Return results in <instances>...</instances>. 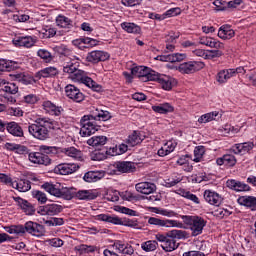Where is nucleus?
<instances>
[{
  "mask_svg": "<svg viewBox=\"0 0 256 256\" xmlns=\"http://www.w3.org/2000/svg\"><path fill=\"white\" fill-rule=\"evenodd\" d=\"M57 122L49 118H37L33 124L28 126V131L32 137L45 141L49 139V129H56Z\"/></svg>",
  "mask_w": 256,
  "mask_h": 256,
  "instance_id": "nucleus-1",
  "label": "nucleus"
},
{
  "mask_svg": "<svg viewBox=\"0 0 256 256\" xmlns=\"http://www.w3.org/2000/svg\"><path fill=\"white\" fill-rule=\"evenodd\" d=\"M175 239H187V232L183 230H172L166 234H156V240L159 241L163 251L171 253L179 248V243Z\"/></svg>",
  "mask_w": 256,
  "mask_h": 256,
  "instance_id": "nucleus-2",
  "label": "nucleus"
},
{
  "mask_svg": "<svg viewBox=\"0 0 256 256\" xmlns=\"http://www.w3.org/2000/svg\"><path fill=\"white\" fill-rule=\"evenodd\" d=\"M42 189H44L46 193L53 195V197L65 199L66 201H71V199L75 197V193H73V188H65V187L61 188L60 184L45 182L42 185Z\"/></svg>",
  "mask_w": 256,
  "mask_h": 256,
  "instance_id": "nucleus-3",
  "label": "nucleus"
},
{
  "mask_svg": "<svg viewBox=\"0 0 256 256\" xmlns=\"http://www.w3.org/2000/svg\"><path fill=\"white\" fill-rule=\"evenodd\" d=\"M70 79L77 83H83L93 91H101V85L97 84L91 77L87 76L85 71L80 70L79 68L74 73L70 74Z\"/></svg>",
  "mask_w": 256,
  "mask_h": 256,
  "instance_id": "nucleus-4",
  "label": "nucleus"
},
{
  "mask_svg": "<svg viewBox=\"0 0 256 256\" xmlns=\"http://www.w3.org/2000/svg\"><path fill=\"white\" fill-rule=\"evenodd\" d=\"M98 221H105V223H112V225H123L124 227H138L139 223L135 219L119 218L108 214L97 215Z\"/></svg>",
  "mask_w": 256,
  "mask_h": 256,
  "instance_id": "nucleus-5",
  "label": "nucleus"
},
{
  "mask_svg": "<svg viewBox=\"0 0 256 256\" xmlns=\"http://www.w3.org/2000/svg\"><path fill=\"white\" fill-rule=\"evenodd\" d=\"M131 75L138 77L143 83H147V81H155L157 72L144 66H136L131 69Z\"/></svg>",
  "mask_w": 256,
  "mask_h": 256,
  "instance_id": "nucleus-6",
  "label": "nucleus"
},
{
  "mask_svg": "<svg viewBox=\"0 0 256 256\" xmlns=\"http://www.w3.org/2000/svg\"><path fill=\"white\" fill-rule=\"evenodd\" d=\"M205 67V63L201 61H189L184 62L179 65L178 71L180 73H184L185 75H191L192 73H197V71H201Z\"/></svg>",
  "mask_w": 256,
  "mask_h": 256,
  "instance_id": "nucleus-7",
  "label": "nucleus"
},
{
  "mask_svg": "<svg viewBox=\"0 0 256 256\" xmlns=\"http://www.w3.org/2000/svg\"><path fill=\"white\" fill-rule=\"evenodd\" d=\"M80 125V134L82 135V137H89L95 134L96 131H99V126L91 122V120H89V117H82L80 120Z\"/></svg>",
  "mask_w": 256,
  "mask_h": 256,
  "instance_id": "nucleus-8",
  "label": "nucleus"
},
{
  "mask_svg": "<svg viewBox=\"0 0 256 256\" xmlns=\"http://www.w3.org/2000/svg\"><path fill=\"white\" fill-rule=\"evenodd\" d=\"M65 94L68 99H72L75 103H81V101L85 100V95L73 84H68L65 87Z\"/></svg>",
  "mask_w": 256,
  "mask_h": 256,
  "instance_id": "nucleus-9",
  "label": "nucleus"
},
{
  "mask_svg": "<svg viewBox=\"0 0 256 256\" xmlns=\"http://www.w3.org/2000/svg\"><path fill=\"white\" fill-rule=\"evenodd\" d=\"M28 159L30 163L34 165H51V158L48 155L41 152L28 153Z\"/></svg>",
  "mask_w": 256,
  "mask_h": 256,
  "instance_id": "nucleus-10",
  "label": "nucleus"
},
{
  "mask_svg": "<svg viewBox=\"0 0 256 256\" xmlns=\"http://www.w3.org/2000/svg\"><path fill=\"white\" fill-rule=\"evenodd\" d=\"M154 81H158L164 91H171L174 85H177V81L171 76L159 74L156 72Z\"/></svg>",
  "mask_w": 256,
  "mask_h": 256,
  "instance_id": "nucleus-11",
  "label": "nucleus"
},
{
  "mask_svg": "<svg viewBox=\"0 0 256 256\" xmlns=\"http://www.w3.org/2000/svg\"><path fill=\"white\" fill-rule=\"evenodd\" d=\"M63 212V206L55 203L46 204L44 206H40L38 213L40 215H49L51 217L55 215H59V213Z\"/></svg>",
  "mask_w": 256,
  "mask_h": 256,
  "instance_id": "nucleus-12",
  "label": "nucleus"
},
{
  "mask_svg": "<svg viewBox=\"0 0 256 256\" xmlns=\"http://www.w3.org/2000/svg\"><path fill=\"white\" fill-rule=\"evenodd\" d=\"M148 224L154 225L155 227H181V223L177 222V220H167L157 217H149Z\"/></svg>",
  "mask_w": 256,
  "mask_h": 256,
  "instance_id": "nucleus-13",
  "label": "nucleus"
},
{
  "mask_svg": "<svg viewBox=\"0 0 256 256\" xmlns=\"http://www.w3.org/2000/svg\"><path fill=\"white\" fill-rule=\"evenodd\" d=\"M26 233L33 235L34 237H43L45 235V226L37 222H26Z\"/></svg>",
  "mask_w": 256,
  "mask_h": 256,
  "instance_id": "nucleus-14",
  "label": "nucleus"
},
{
  "mask_svg": "<svg viewBox=\"0 0 256 256\" xmlns=\"http://www.w3.org/2000/svg\"><path fill=\"white\" fill-rule=\"evenodd\" d=\"M83 117H88L90 121H109L111 119V113L105 110L94 109L91 110L90 114Z\"/></svg>",
  "mask_w": 256,
  "mask_h": 256,
  "instance_id": "nucleus-15",
  "label": "nucleus"
},
{
  "mask_svg": "<svg viewBox=\"0 0 256 256\" xmlns=\"http://www.w3.org/2000/svg\"><path fill=\"white\" fill-rule=\"evenodd\" d=\"M14 201L17 203L18 207L22 209L25 215H34L35 214V206L31 204L29 201L21 198V197H14Z\"/></svg>",
  "mask_w": 256,
  "mask_h": 256,
  "instance_id": "nucleus-16",
  "label": "nucleus"
},
{
  "mask_svg": "<svg viewBox=\"0 0 256 256\" xmlns=\"http://www.w3.org/2000/svg\"><path fill=\"white\" fill-rule=\"evenodd\" d=\"M204 199L210 205H215V207H219L220 204L223 202V198L221 197V195L211 190H205Z\"/></svg>",
  "mask_w": 256,
  "mask_h": 256,
  "instance_id": "nucleus-17",
  "label": "nucleus"
},
{
  "mask_svg": "<svg viewBox=\"0 0 256 256\" xmlns=\"http://www.w3.org/2000/svg\"><path fill=\"white\" fill-rule=\"evenodd\" d=\"M205 225H207L205 220L199 216H196L190 226V230L192 231V237H197V235H201V233H203V228L205 227Z\"/></svg>",
  "mask_w": 256,
  "mask_h": 256,
  "instance_id": "nucleus-18",
  "label": "nucleus"
},
{
  "mask_svg": "<svg viewBox=\"0 0 256 256\" xmlns=\"http://www.w3.org/2000/svg\"><path fill=\"white\" fill-rule=\"evenodd\" d=\"M63 61V72L68 75H72L75 71L79 69V62L64 56Z\"/></svg>",
  "mask_w": 256,
  "mask_h": 256,
  "instance_id": "nucleus-19",
  "label": "nucleus"
},
{
  "mask_svg": "<svg viewBox=\"0 0 256 256\" xmlns=\"http://www.w3.org/2000/svg\"><path fill=\"white\" fill-rule=\"evenodd\" d=\"M254 147L255 143L253 142L238 143L232 147V151L235 153V155H245L246 153L252 151Z\"/></svg>",
  "mask_w": 256,
  "mask_h": 256,
  "instance_id": "nucleus-20",
  "label": "nucleus"
},
{
  "mask_svg": "<svg viewBox=\"0 0 256 256\" xmlns=\"http://www.w3.org/2000/svg\"><path fill=\"white\" fill-rule=\"evenodd\" d=\"M108 58L109 53L96 50L88 53L86 60L88 63H99V61H107Z\"/></svg>",
  "mask_w": 256,
  "mask_h": 256,
  "instance_id": "nucleus-21",
  "label": "nucleus"
},
{
  "mask_svg": "<svg viewBox=\"0 0 256 256\" xmlns=\"http://www.w3.org/2000/svg\"><path fill=\"white\" fill-rule=\"evenodd\" d=\"M187 55L184 53H174L168 55L157 56L158 61H164L168 63H179L186 59Z\"/></svg>",
  "mask_w": 256,
  "mask_h": 256,
  "instance_id": "nucleus-22",
  "label": "nucleus"
},
{
  "mask_svg": "<svg viewBox=\"0 0 256 256\" xmlns=\"http://www.w3.org/2000/svg\"><path fill=\"white\" fill-rule=\"evenodd\" d=\"M114 167L119 173H134L137 169L135 163L129 161L116 162Z\"/></svg>",
  "mask_w": 256,
  "mask_h": 256,
  "instance_id": "nucleus-23",
  "label": "nucleus"
},
{
  "mask_svg": "<svg viewBox=\"0 0 256 256\" xmlns=\"http://www.w3.org/2000/svg\"><path fill=\"white\" fill-rule=\"evenodd\" d=\"M13 43L16 47H26L30 48L35 45L36 40L32 36H20L13 40Z\"/></svg>",
  "mask_w": 256,
  "mask_h": 256,
  "instance_id": "nucleus-24",
  "label": "nucleus"
},
{
  "mask_svg": "<svg viewBox=\"0 0 256 256\" xmlns=\"http://www.w3.org/2000/svg\"><path fill=\"white\" fill-rule=\"evenodd\" d=\"M136 191L138 193H142L143 195H151V193H155L157 186L151 182H140L136 184Z\"/></svg>",
  "mask_w": 256,
  "mask_h": 256,
  "instance_id": "nucleus-25",
  "label": "nucleus"
},
{
  "mask_svg": "<svg viewBox=\"0 0 256 256\" xmlns=\"http://www.w3.org/2000/svg\"><path fill=\"white\" fill-rule=\"evenodd\" d=\"M199 43L211 47V49H225V44L211 37H201Z\"/></svg>",
  "mask_w": 256,
  "mask_h": 256,
  "instance_id": "nucleus-26",
  "label": "nucleus"
},
{
  "mask_svg": "<svg viewBox=\"0 0 256 256\" xmlns=\"http://www.w3.org/2000/svg\"><path fill=\"white\" fill-rule=\"evenodd\" d=\"M79 169V165L72 163V164H59L55 168V172L59 173L60 175H71V173H75Z\"/></svg>",
  "mask_w": 256,
  "mask_h": 256,
  "instance_id": "nucleus-27",
  "label": "nucleus"
},
{
  "mask_svg": "<svg viewBox=\"0 0 256 256\" xmlns=\"http://www.w3.org/2000/svg\"><path fill=\"white\" fill-rule=\"evenodd\" d=\"M105 177V171H89L86 172L83 179L86 183H95Z\"/></svg>",
  "mask_w": 256,
  "mask_h": 256,
  "instance_id": "nucleus-28",
  "label": "nucleus"
},
{
  "mask_svg": "<svg viewBox=\"0 0 256 256\" xmlns=\"http://www.w3.org/2000/svg\"><path fill=\"white\" fill-rule=\"evenodd\" d=\"M13 189H17L20 193H27L31 189V182L29 180H18L11 183Z\"/></svg>",
  "mask_w": 256,
  "mask_h": 256,
  "instance_id": "nucleus-29",
  "label": "nucleus"
},
{
  "mask_svg": "<svg viewBox=\"0 0 256 256\" xmlns=\"http://www.w3.org/2000/svg\"><path fill=\"white\" fill-rule=\"evenodd\" d=\"M218 37L224 40L233 39L235 37V30L231 29L229 25H223L219 28Z\"/></svg>",
  "mask_w": 256,
  "mask_h": 256,
  "instance_id": "nucleus-30",
  "label": "nucleus"
},
{
  "mask_svg": "<svg viewBox=\"0 0 256 256\" xmlns=\"http://www.w3.org/2000/svg\"><path fill=\"white\" fill-rule=\"evenodd\" d=\"M6 129L13 137H23L24 135L23 128L17 122L7 123Z\"/></svg>",
  "mask_w": 256,
  "mask_h": 256,
  "instance_id": "nucleus-31",
  "label": "nucleus"
},
{
  "mask_svg": "<svg viewBox=\"0 0 256 256\" xmlns=\"http://www.w3.org/2000/svg\"><path fill=\"white\" fill-rule=\"evenodd\" d=\"M239 205L249 207L252 211H256V197L254 196H241L238 198Z\"/></svg>",
  "mask_w": 256,
  "mask_h": 256,
  "instance_id": "nucleus-32",
  "label": "nucleus"
},
{
  "mask_svg": "<svg viewBox=\"0 0 256 256\" xmlns=\"http://www.w3.org/2000/svg\"><path fill=\"white\" fill-rule=\"evenodd\" d=\"M231 77H235V69L221 70L218 72L216 80L218 83H227Z\"/></svg>",
  "mask_w": 256,
  "mask_h": 256,
  "instance_id": "nucleus-33",
  "label": "nucleus"
},
{
  "mask_svg": "<svg viewBox=\"0 0 256 256\" xmlns=\"http://www.w3.org/2000/svg\"><path fill=\"white\" fill-rule=\"evenodd\" d=\"M57 75H59V70L55 67H47L36 73L38 79H41V77L44 79L47 77H55Z\"/></svg>",
  "mask_w": 256,
  "mask_h": 256,
  "instance_id": "nucleus-34",
  "label": "nucleus"
},
{
  "mask_svg": "<svg viewBox=\"0 0 256 256\" xmlns=\"http://www.w3.org/2000/svg\"><path fill=\"white\" fill-rule=\"evenodd\" d=\"M65 155L67 157H71L72 159H75L76 161H83V152L81 150L75 148V147H69L64 149Z\"/></svg>",
  "mask_w": 256,
  "mask_h": 256,
  "instance_id": "nucleus-35",
  "label": "nucleus"
},
{
  "mask_svg": "<svg viewBox=\"0 0 256 256\" xmlns=\"http://www.w3.org/2000/svg\"><path fill=\"white\" fill-rule=\"evenodd\" d=\"M142 141L143 138H141V133L139 131H133L126 139V143L129 147H135V145H139Z\"/></svg>",
  "mask_w": 256,
  "mask_h": 256,
  "instance_id": "nucleus-36",
  "label": "nucleus"
},
{
  "mask_svg": "<svg viewBox=\"0 0 256 256\" xmlns=\"http://www.w3.org/2000/svg\"><path fill=\"white\" fill-rule=\"evenodd\" d=\"M76 197L81 201H93V199H97V194L93 193L91 190H79L76 193Z\"/></svg>",
  "mask_w": 256,
  "mask_h": 256,
  "instance_id": "nucleus-37",
  "label": "nucleus"
},
{
  "mask_svg": "<svg viewBox=\"0 0 256 256\" xmlns=\"http://www.w3.org/2000/svg\"><path fill=\"white\" fill-rule=\"evenodd\" d=\"M152 111L160 113L161 115H167V113H173L174 108L169 103H163L157 106H152Z\"/></svg>",
  "mask_w": 256,
  "mask_h": 256,
  "instance_id": "nucleus-38",
  "label": "nucleus"
},
{
  "mask_svg": "<svg viewBox=\"0 0 256 256\" xmlns=\"http://www.w3.org/2000/svg\"><path fill=\"white\" fill-rule=\"evenodd\" d=\"M108 139L106 136H93L87 140V144L91 147H103L107 143Z\"/></svg>",
  "mask_w": 256,
  "mask_h": 256,
  "instance_id": "nucleus-39",
  "label": "nucleus"
},
{
  "mask_svg": "<svg viewBox=\"0 0 256 256\" xmlns=\"http://www.w3.org/2000/svg\"><path fill=\"white\" fill-rule=\"evenodd\" d=\"M121 27L127 33H133L134 35H139V33H141V27L135 23L124 22L121 24Z\"/></svg>",
  "mask_w": 256,
  "mask_h": 256,
  "instance_id": "nucleus-40",
  "label": "nucleus"
},
{
  "mask_svg": "<svg viewBox=\"0 0 256 256\" xmlns=\"http://www.w3.org/2000/svg\"><path fill=\"white\" fill-rule=\"evenodd\" d=\"M218 119H221V114H219V112H210L202 115L198 119V123H209L210 121H218Z\"/></svg>",
  "mask_w": 256,
  "mask_h": 256,
  "instance_id": "nucleus-41",
  "label": "nucleus"
},
{
  "mask_svg": "<svg viewBox=\"0 0 256 256\" xmlns=\"http://www.w3.org/2000/svg\"><path fill=\"white\" fill-rule=\"evenodd\" d=\"M56 25L63 29H71V27H73V21L66 16L59 15L56 18Z\"/></svg>",
  "mask_w": 256,
  "mask_h": 256,
  "instance_id": "nucleus-42",
  "label": "nucleus"
},
{
  "mask_svg": "<svg viewBox=\"0 0 256 256\" xmlns=\"http://www.w3.org/2000/svg\"><path fill=\"white\" fill-rule=\"evenodd\" d=\"M227 185L230 187V189H233L234 191H249L250 187L247 184L237 182L235 180H230L227 182Z\"/></svg>",
  "mask_w": 256,
  "mask_h": 256,
  "instance_id": "nucleus-43",
  "label": "nucleus"
},
{
  "mask_svg": "<svg viewBox=\"0 0 256 256\" xmlns=\"http://www.w3.org/2000/svg\"><path fill=\"white\" fill-rule=\"evenodd\" d=\"M76 251L80 253V255H83L85 253H95L97 251V246L93 245H87V244H81L75 247Z\"/></svg>",
  "mask_w": 256,
  "mask_h": 256,
  "instance_id": "nucleus-44",
  "label": "nucleus"
},
{
  "mask_svg": "<svg viewBox=\"0 0 256 256\" xmlns=\"http://www.w3.org/2000/svg\"><path fill=\"white\" fill-rule=\"evenodd\" d=\"M159 243L155 240H148L146 242H143L141 244L142 251H145L146 253H151V251H155L158 247Z\"/></svg>",
  "mask_w": 256,
  "mask_h": 256,
  "instance_id": "nucleus-45",
  "label": "nucleus"
},
{
  "mask_svg": "<svg viewBox=\"0 0 256 256\" xmlns=\"http://www.w3.org/2000/svg\"><path fill=\"white\" fill-rule=\"evenodd\" d=\"M40 35H42V39H51V37H55V35H57V30L46 26L40 31Z\"/></svg>",
  "mask_w": 256,
  "mask_h": 256,
  "instance_id": "nucleus-46",
  "label": "nucleus"
},
{
  "mask_svg": "<svg viewBox=\"0 0 256 256\" xmlns=\"http://www.w3.org/2000/svg\"><path fill=\"white\" fill-rule=\"evenodd\" d=\"M205 155V147L204 146H196L194 149V159L195 163H199L203 156Z\"/></svg>",
  "mask_w": 256,
  "mask_h": 256,
  "instance_id": "nucleus-47",
  "label": "nucleus"
},
{
  "mask_svg": "<svg viewBox=\"0 0 256 256\" xmlns=\"http://www.w3.org/2000/svg\"><path fill=\"white\" fill-rule=\"evenodd\" d=\"M75 43H78V45L83 43L84 45H89L90 47H96V45H99V42L93 38H80L79 40H76Z\"/></svg>",
  "mask_w": 256,
  "mask_h": 256,
  "instance_id": "nucleus-48",
  "label": "nucleus"
},
{
  "mask_svg": "<svg viewBox=\"0 0 256 256\" xmlns=\"http://www.w3.org/2000/svg\"><path fill=\"white\" fill-rule=\"evenodd\" d=\"M217 57H223V51L215 48V50L206 51V59H216Z\"/></svg>",
  "mask_w": 256,
  "mask_h": 256,
  "instance_id": "nucleus-49",
  "label": "nucleus"
},
{
  "mask_svg": "<svg viewBox=\"0 0 256 256\" xmlns=\"http://www.w3.org/2000/svg\"><path fill=\"white\" fill-rule=\"evenodd\" d=\"M181 195L182 197H185V199H189L190 201H193V203H196V205H199V198L197 195L185 190L181 191Z\"/></svg>",
  "mask_w": 256,
  "mask_h": 256,
  "instance_id": "nucleus-50",
  "label": "nucleus"
},
{
  "mask_svg": "<svg viewBox=\"0 0 256 256\" xmlns=\"http://www.w3.org/2000/svg\"><path fill=\"white\" fill-rule=\"evenodd\" d=\"M3 90L6 93H10V95H16V93L19 92V87H17V84L15 83H8L6 86H4Z\"/></svg>",
  "mask_w": 256,
  "mask_h": 256,
  "instance_id": "nucleus-51",
  "label": "nucleus"
},
{
  "mask_svg": "<svg viewBox=\"0 0 256 256\" xmlns=\"http://www.w3.org/2000/svg\"><path fill=\"white\" fill-rule=\"evenodd\" d=\"M224 165H227L228 167H233L235 163H237V159H235V156L231 154H226L223 156Z\"/></svg>",
  "mask_w": 256,
  "mask_h": 256,
  "instance_id": "nucleus-52",
  "label": "nucleus"
},
{
  "mask_svg": "<svg viewBox=\"0 0 256 256\" xmlns=\"http://www.w3.org/2000/svg\"><path fill=\"white\" fill-rule=\"evenodd\" d=\"M33 195L35 197V199H37V201H39V203H47V195L44 192H41L39 190H36L33 192Z\"/></svg>",
  "mask_w": 256,
  "mask_h": 256,
  "instance_id": "nucleus-53",
  "label": "nucleus"
},
{
  "mask_svg": "<svg viewBox=\"0 0 256 256\" xmlns=\"http://www.w3.org/2000/svg\"><path fill=\"white\" fill-rule=\"evenodd\" d=\"M11 69H13V65H11L10 61L0 59V72L10 71Z\"/></svg>",
  "mask_w": 256,
  "mask_h": 256,
  "instance_id": "nucleus-54",
  "label": "nucleus"
},
{
  "mask_svg": "<svg viewBox=\"0 0 256 256\" xmlns=\"http://www.w3.org/2000/svg\"><path fill=\"white\" fill-rule=\"evenodd\" d=\"M38 57L44 59L45 61H51V59H53V56H51V52L45 49L38 50Z\"/></svg>",
  "mask_w": 256,
  "mask_h": 256,
  "instance_id": "nucleus-55",
  "label": "nucleus"
},
{
  "mask_svg": "<svg viewBox=\"0 0 256 256\" xmlns=\"http://www.w3.org/2000/svg\"><path fill=\"white\" fill-rule=\"evenodd\" d=\"M127 244L123 243V241L121 240H116L112 247L115 249V251L119 252V253H123L125 247H126Z\"/></svg>",
  "mask_w": 256,
  "mask_h": 256,
  "instance_id": "nucleus-56",
  "label": "nucleus"
},
{
  "mask_svg": "<svg viewBox=\"0 0 256 256\" xmlns=\"http://www.w3.org/2000/svg\"><path fill=\"white\" fill-rule=\"evenodd\" d=\"M42 107L44 111H46V113H49V115H51V112H53L55 104L51 101H45L43 102Z\"/></svg>",
  "mask_w": 256,
  "mask_h": 256,
  "instance_id": "nucleus-57",
  "label": "nucleus"
},
{
  "mask_svg": "<svg viewBox=\"0 0 256 256\" xmlns=\"http://www.w3.org/2000/svg\"><path fill=\"white\" fill-rule=\"evenodd\" d=\"M16 153H18V155H29L30 152L27 146L18 144V146L16 147Z\"/></svg>",
  "mask_w": 256,
  "mask_h": 256,
  "instance_id": "nucleus-58",
  "label": "nucleus"
},
{
  "mask_svg": "<svg viewBox=\"0 0 256 256\" xmlns=\"http://www.w3.org/2000/svg\"><path fill=\"white\" fill-rule=\"evenodd\" d=\"M64 111L65 110L63 109V107L55 105L52 112H50V115H54V117H61V115H63Z\"/></svg>",
  "mask_w": 256,
  "mask_h": 256,
  "instance_id": "nucleus-59",
  "label": "nucleus"
},
{
  "mask_svg": "<svg viewBox=\"0 0 256 256\" xmlns=\"http://www.w3.org/2000/svg\"><path fill=\"white\" fill-rule=\"evenodd\" d=\"M10 115H13L14 117H23V110L19 107H12L9 109Z\"/></svg>",
  "mask_w": 256,
  "mask_h": 256,
  "instance_id": "nucleus-60",
  "label": "nucleus"
},
{
  "mask_svg": "<svg viewBox=\"0 0 256 256\" xmlns=\"http://www.w3.org/2000/svg\"><path fill=\"white\" fill-rule=\"evenodd\" d=\"M49 245L51 247H63V241L61 238H52L48 241Z\"/></svg>",
  "mask_w": 256,
  "mask_h": 256,
  "instance_id": "nucleus-61",
  "label": "nucleus"
},
{
  "mask_svg": "<svg viewBox=\"0 0 256 256\" xmlns=\"http://www.w3.org/2000/svg\"><path fill=\"white\" fill-rule=\"evenodd\" d=\"M48 223L49 225L57 227L63 225L65 223V220H63V218L54 217L51 220H49Z\"/></svg>",
  "mask_w": 256,
  "mask_h": 256,
  "instance_id": "nucleus-62",
  "label": "nucleus"
},
{
  "mask_svg": "<svg viewBox=\"0 0 256 256\" xmlns=\"http://www.w3.org/2000/svg\"><path fill=\"white\" fill-rule=\"evenodd\" d=\"M0 183H4V185H9L11 187V183H13V179L6 174H0Z\"/></svg>",
  "mask_w": 256,
  "mask_h": 256,
  "instance_id": "nucleus-63",
  "label": "nucleus"
},
{
  "mask_svg": "<svg viewBox=\"0 0 256 256\" xmlns=\"http://www.w3.org/2000/svg\"><path fill=\"white\" fill-rule=\"evenodd\" d=\"M120 197L124 201H133V199H135V196L130 191H125L120 193Z\"/></svg>",
  "mask_w": 256,
  "mask_h": 256,
  "instance_id": "nucleus-64",
  "label": "nucleus"
}]
</instances>
